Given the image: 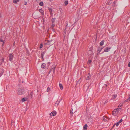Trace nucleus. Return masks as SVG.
I'll use <instances>...</instances> for the list:
<instances>
[{"label":"nucleus","instance_id":"1","mask_svg":"<svg viewBox=\"0 0 130 130\" xmlns=\"http://www.w3.org/2000/svg\"><path fill=\"white\" fill-rule=\"evenodd\" d=\"M56 18H53L52 19V24L50 28L52 29L53 30H54V27L55 25V21Z\"/></svg>","mask_w":130,"mask_h":130},{"label":"nucleus","instance_id":"2","mask_svg":"<svg viewBox=\"0 0 130 130\" xmlns=\"http://www.w3.org/2000/svg\"><path fill=\"white\" fill-rule=\"evenodd\" d=\"M9 60L11 62H12L14 57V54L13 53H10L9 55Z\"/></svg>","mask_w":130,"mask_h":130},{"label":"nucleus","instance_id":"3","mask_svg":"<svg viewBox=\"0 0 130 130\" xmlns=\"http://www.w3.org/2000/svg\"><path fill=\"white\" fill-rule=\"evenodd\" d=\"M23 90L21 88H19L17 91V93L19 95H22L23 94Z\"/></svg>","mask_w":130,"mask_h":130},{"label":"nucleus","instance_id":"4","mask_svg":"<svg viewBox=\"0 0 130 130\" xmlns=\"http://www.w3.org/2000/svg\"><path fill=\"white\" fill-rule=\"evenodd\" d=\"M111 48V47L108 46L106 47L104 49V52H108L109 51Z\"/></svg>","mask_w":130,"mask_h":130},{"label":"nucleus","instance_id":"5","mask_svg":"<svg viewBox=\"0 0 130 130\" xmlns=\"http://www.w3.org/2000/svg\"><path fill=\"white\" fill-rule=\"evenodd\" d=\"M46 41H47V42L46 43V44H47L51 45L54 44L53 42L52 43V40L50 41L48 40H47Z\"/></svg>","mask_w":130,"mask_h":130},{"label":"nucleus","instance_id":"6","mask_svg":"<svg viewBox=\"0 0 130 130\" xmlns=\"http://www.w3.org/2000/svg\"><path fill=\"white\" fill-rule=\"evenodd\" d=\"M110 119L109 118L106 116H104L103 119V121L104 122L107 121Z\"/></svg>","mask_w":130,"mask_h":130},{"label":"nucleus","instance_id":"7","mask_svg":"<svg viewBox=\"0 0 130 130\" xmlns=\"http://www.w3.org/2000/svg\"><path fill=\"white\" fill-rule=\"evenodd\" d=\"M48 10L50 13V15L52 16L53 13H52V12L53 11V9L51 8H48Z\"/></svg>","mask_w":130,"mask_h":130},{"label":"nucleus","instance_id":"8","mask_svg":"<svg viewBox=\"0 0 130 130\" xmlns=\"http://www.w3.org/2000/svg\"><path fill=\"white\" fill-rule=\"evenodd\" d=\"M118 113V111L116 110V109H115L112 111V114L114 116H116Z\"/></svg>","mask_w":130,"mask_h":130},{"label":"nucleus","instance_id":"9","mask_svg":"<svg viewBox=\"0 0 130 130\" xmlns=\"http://www.w3.org/2000/svg\"><path fill=\"white\" fill-rule=\"evenodd\" d=\"M122 120L121 119L119 121H118L117 123H116L115 124H114V125L112 127H113L114 126L116 125V126H118L119 124L122 121Z\"/></svg>","mask_w":130,"mask_h":130},{"label":"nucleus","instance_id":"10","mask_svg":"<svg viewBox=\"0 0 130 130\" xmlns=\"http://www.w3.org/2000/svg\"><path fill=\"white\" fill-rule=\"evenodd\" d=\"M56 111H52L50 114V116H55L56 115Z\"/></svg>","mask_w":130,"mask_h":130},{"label":"nucleus","instance_id":"11","mask_svg":"<svg viewBox=\"0 0 130 130\" xmlns=\"http://www.w3.org/2000/svg\"><path fill=\"white\" fill-rule=\"evenodd\" d=\"M45 54V52H42V53H41V58L42 59V61H43L44 60V59L43 57H44V55Z\"/></svg>","mask_w":130,"mask_h":130},{"label":"nucleus","instance_id":"12","mask_svg":"<svg viewBox=\"0 0 130 130\" xmlns=\"http://www.w3.org/2000/svg\"><path fill=\"white\" fill-rule=\"evenodd\" d=\"M91 75L90 73H88L87 75V77L86 79V80H89L90 79Z\"/></svg>","mask_w":130,"mask_h":130},{"label":"nucleus","instance_id":"13","mask_svg":"<svg viewBox=\"0 0 130 130\" xmlns=\"http://www.w3.org/2000/svg\"><path fill=\"white\" fill-rule=\"evenodd\" d=\"M46 66V64L45 63H43L41 66V67L42 68L45 69Z\"/></svg>","mask_w":130,"mask_h":130},{"label":"nucleus","instance_id":"14","mask_svg":"<svg viewBox=\"0 0 130 130\" xmlns=\"http://www.w3.org/2000/svg\"><path fill=\"white\" fill-rule=\"evenodd\" d=\"M39 11L41 13L42 15L44 14V11L41 9H39Z\"/></svg>","mask_w":130,"mask_h":130},{"label":"nucleus","instance_id":"15","mask_svg":"<svg viewBox=\"0 0 130 130\" xmlns=\"http://www.w3.org/2000/svg\"><path fill=\"white\" fill-rule=\"evenodd\" d=\"M101 49H100V47H98V50L97 51V53L98 55V54L99 53H100V52H101Z\"/></svg>","mask_w":130,"mask_h":130},{"label":"nucleus","instance_id":"16","mask_svg":"<svg viewBox=\"0 0 130 130\" xmlns=\"http://www.w3.org/2000/svg\"><path fill=\"white\" fill-rule=\"evenodd\" d=\"M27 99L26 98H24L22 99V101L23 102H24L27 100Z\"/></svg>","mask_w":130,"mask_h":130},{"label":"nucleus","instance_id":"17","mask_svg":"<svg viewBox=\"0 0 130 130\" xmlns=\"http://www.w3.org/2000/svg\"><path fill=\"white\" fill-rule=\"evenodd\" d=\"M88 126L86 124L84 126L83 129L84 130H86Z\"/></svg>","mask_w":130,"mask_h":130},{"label":"nucleus","instance_id":"18","mask_svg":"<svg viewBox=\"0 0 130 130\" xmlns=\"http://www.w3.org/2000/svg\"><path fill=\"white\" fill-rule=\"evenodd\" d=\"M59 85L61 89H63V86L61 84H59Z\"/></svg>","mask_w":130,"mask_h":130},{"label":"nucleus","instance_id":"19","mask_svg":"<svg viewBox=\"0 0 130 130\" xmlns=\"http://www.w3.org/2000/svg\"><path fill=\"white\" fill-rule=\"evenodd\" d=\"M104 40H102V41H101L100 43V45L101 46H102L103 45L104 43Z\"/></svg>","mask_w":130,"mask_h":130},{"label":"nucleus","instance_id":"20","mask_svg":"<svg viewBox=\"0 0 130 130\" xmlns=\"http://www.w3.org/2000/svg\"><path fill=\"white\" fill-rule=\"evenodd\" d=\"M92 61V60H91L90 59H89L87 62L88 64V65L90 64L91 63Z\"/></svg>","mask_w":130,"mask_h":130},{"label":"nucleus","instance_id":"21","mask_svg":"<svg viewBox=\"0 0 130 130\" xmlns=\"http://www.w3.org/2000/svg\"><path fill=\"white\" fill-rule=\"evenodd\" d=\"M121 109V108H119V107H118L117 109H116V110L118 111V112H119V111H120V110Z\"/></svg>","mask_w":130,"mask_h":130},{"label":"nucleus","instance_id":"22","mask_svg":"<svg viewBox=\"0 0 130 130\" xmlns=\"http://www.w3.org/2000/svg\"><path fill=\"white\" fill-rule=\"evenodd\" d=\"M60 101V100H58L56 102V103H55V104L56 105H58L59 104V102Z\"/></svg>","mask_w":130,"mask_h":130},{"label":"nucleus","instance_id":"23","mask_svg":"<svg viewBox=\"0 0 130 130\" xmlns=\"http://www.w3.org/2000/svg\"><path fill=\"white\" fill-rule=\"evenodd\" d=\"M19 0H13V3L15 4L17 3L18 2H19Z\"/></svg>","mask_w":130,"mask_h":130},{"label":"nucleus","instance_id":"24","mask_svg":"<svg viewBox=\"0 0 130 130\" xmlns=\"http://www.w3.org/2000/svg\"><path fill=\"white\" fill-rule=\"evenodd\" d=\"M68 2L67 1H64V5L65 6H66L68 4Z\"/></svg>","mask_w":130,"mask_h":130},{"label":"nucleus","instance_id":"25","mask_svg":"<svg viewBox=\"0 0 130 130\" xmlns=\"http://www.w3.org/2000/svg\"><path fill=\"white\" fill-rule=\"evenodd\" d=\"M73 109L72 108H71V109L70 111V113L71 115L72 116H73Z\"/></svg>","mask_w":130,"mask_h":130},{"label":"nucleus","instance_id":"26","mask_svg":"<svg viewBox=\"0 0 130 130\" xmlns=\"http://www.w3.org/2000/svg\"><path fill=\"white\" fill-rule=\"evenodd\" d=\"M130 101V98H128L127 100L124 101L125 102H128Z\"/></svg>","mask_w":130,"mask_h":130},{"label":"nucleus","instance_id":"27","mask_svg":"<svg viewBox=\"0 0 130 130\" xmlns=\"http://www.w3.org/2000/svg\"><path fill=\"white\" fill-rule=\"evenodd\" d=\"M130 101V98H128L127 100L124 101L125 102H128Z\"/></svg>","mask_w":130,"mask_h":130},{"label":"nucleus","instance_id":"28","mask_svg":"<svg viewBox=\"0 0 130 130\" xmlns=\"http://www.w3.org/2000/svg\"><path fill=\"white\" fill-rule=\"evenodd\" d=\"M39 5L40 6H42L43 5V2H41L40 3Z\"/></svg>","mask_w":130,"mask_h":130},{"label":"nucleus","instance_id":"29","mask_svg":"<svg viewBox=\"0 0 130 130\" xmlns=\"http://www.w3.org/2000/svg\"><path fill=\"white\" fill-rule=\"evenodd\" d=\"M108 84H105L104 85V88H106V87L107 86H108Z\"/></svg>","mask_w":130,"mask_h":130},{"label":"nucleus","instance_id":"30","mask_svg":"<svg viewBox=\"0 0 130 130\" xmlns=\"http://www.w3.org/2000/svg\"><path fill=\"white\" fill-rule=\"evenodd\" d=\"M50 88L49 87H48L47 89V92H48L50 91Z\"/></svg>","mask_w":130,"mask_h":130},{"label":"nucleus","instance_id":"31","mask_svg":"<svg viewBox=\"0 0 130 130\" xmlns=\"http://www.w3.org/2000/svg\"><path fill=\"white\" fill-rule=\"evenodd\" d=\"M42 46H43V45H42V43L40 45V47H39L40 48H41L42 47Z\"/></svg>","mask_w":130,"mask_h":130},{"label":"nucleus","instance_id":"32","mask_svg":"<svg viewBox=\"0 0 130 130\" xmlns=\"http://www.w3.org/2000/svg\"><path fill=\"white\" fill-rule=\"evenodd\" d=\"M117 97V95H116V94L114 95H113V99H115Z\"/></svg>","mask_w":130,"mask_h":130},{"label":"nucleus","instance_id":"33","mask_svg":"<svg viewBox=\"0 0 130 130\" xmlns=\"http://www.w3.org/2000/svg\"><path fill=\"white\" fill-rule=\"evenodd\" d=\"M4 58H2V61L1 62V63H2L4 62Z\"/></svg>","mask_w":130,"mask_h":130},{"label":"nucleus","instance_id":"34","mask_svg":"<svg viewBox=\"0 0 130 130\" xmlns=\"http://www.w3.org/2000/svg\"><path fill=\"white\" fill-rule=\"evenodd\" d=\"M3 74V72H1L0 73V77Z\"/></svg>","mask_w":130,"mask_h":130},{"label":"nucleus","instance_id":"35","mask_svg":"<svg viewBox=\"0 0 130 130\" xmlns=\"http://www.w3.org/2000/svg\"><path fill=\"white\" fill-rule=\"evenodd\" d=\"M123 105L122 104H120V105L118 106V107H119L120 106L121 107Z\"/></svg>","mask_w":130,"mask_h":130},{"label":"nucleus","instance_id":"36","mask_svg":"<svg viewBox=\"0 0 130 130\" xmlns=\"http://www.w3.org/2000/svg\"><path fill=\"white\" fill-rule=\"evenodd\" d=\"M24 4L25 5H26L27 4V3L26 2V1H24Z\"/></svg>","mask_w":130,"mask_h":130},{"label":"nucleus","instance_id":"37","mask_svg":"<svg viewBox=\"0 0 130 130\" xmlns=\"http://www.w3.org/2000/svg\"><path fill=\"white\" fill-rule=\"evenodd\" d=\"M108 101L107 100H106L105 101V102H104V104H105Z\"/></svg>","mask_w":130,"mask_h":130},{"label":"nucleus","instance_id":"38","mask_svg":"<svg viewBox=\"0 0 130 130\" xmlns=\"http://www.w3.org/2000/svg\"><path fill=\"white\" fill-rule=\"evenodd\" d=\"M128 67H130V62L128 63Z\"/></svg>","mask_w":130,"mask_h":130},{"label":"nucleus","instance_id":"39","mask_svg":"<svg viewBox=\"0 0 130 130\" xmlns=\"http://www.w3.org/2000/svg\"><path fill=\"white\" fill-rule=\"evenodd\" d=\"M32 92H31L30 93V95H32Z\"/></svg>","mask_w":130,"mask_h":130},{"label":"nucleus","instance_id":"40","mask_svg":"<svg viewBox=\"0 0 130 130\" xmlns=\"http://www.w3.org/2000/svg\"><path fill=\"white\" fill-rule=\"evenodd\" d=\"M42 20H43V22H44V19H43H43H42Z\"/></svg>","mask_w":130,"mask_h":130},{"label":"nucleus","instance_id":"41","mask_svg":"<svg viewBox=\"0 0 130 130\" xmlns=\"http://www.w3.org/2000/svg\"><path fill=\"white\" fill-rule=\"evenodd\" d=\"M55 69V68H54V69L53 70V72H54Z\"/></svg>","mask_w":130,"mask_h":130},{"label":"nucleus","instance_id":"42","mask_svg":"<svg viewBox=\"0 0 130 130\" xmlns=\"http://www.w3.org/2000/svg\"><path fill=\"white\" fill-rule=\"evenodd\" d=\"M48 64H49V65L50 64V62H48Z\"/></svg>","mask_w":130,"mask_h":130},{"label":"nucleus","instance_id":"43","mask_svg":"<svg viewBox=\"0 0 130 130\" xmlns=\"http://www.w3.org/2000/svg\"><path fill=\"white\" fill-rule=\"evenodd\" d=\"M0 41L2 42H3V40L2 39H0Z\"/></svg>","mask_w":130,"mask_h":130},{"label":"nucleus","instance_id":"44","mask_svg":"<svg viewBox=\"0 0 130 130\" xmlns=\"http://www.w3.org/2000/svg\"><path fill=\"white\" fill-rule=\"evenodd\" d=\"M103 48V47H100V49H101V50H102V49Z\"/></svg>","mask_w":130,"mask_h":130},{"label":"nucleus","instance_id":"45","mask_svg":"<svg viewBox=\"0 0 130 130\" xmlns=\"http://www.w3.org/2000/svg\"><path fill=\"white\" fill-rule=\"evenodd\" d=\"M128 98H130V93L129 94V95Z\"/></svg>","mask_w":130,"mask_h":130},{"label":"nucleus","instance_id":"46","mask_svg":"<svg viewBox=\"0 0 130 130\" xmlns=\"http://www.w3.org/2000/svg\"><path fill=\"white\" fill-rule=\"evenodd\" d=\"M53 0H49L50 1V2H52V1H53Z\"/></svg>","mask_w":130,"mask_h":130},{"label":"nucleus","instance_id":"47","mask_svg":"<svg viewBox=\"0 0 130 130\" xmlns=\"http://www.w3.org/2000/svg\"><path fill=\"white\" fill-rule=\"evenodd\" d=\"M80 79L78 80L77 82H79Z\"/></svg>","mask_w":130,"mask_h":130}]
</instances>
